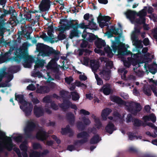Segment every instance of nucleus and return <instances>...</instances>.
Masks as SVG:
<instances>
[{
  "instance_id": "f257e3e1",
  "label": "nucleus",
  "mask_w": 157,
  "mask_h": 157,
  "mask_svg": "<svg viewBox=\"0 0 157 157\" xmlns=\"http://www.w3.org/2000/svg\"><path fill=\"white\" fill-rule=\"evenodd\" d=\"M15 56L13 57L14 61L19 63L21 60H24L23 65L25 68H30L32 63L34 61V59L31 56L28 55V48L26 46H23L17 49L14 52Z\"/></svg>"
},
{
  "instance_id": "f03ea898",
  "label": "nucleus",
  "mask_w": 157,
  "mask_h": 157,
  "mask_svg": "<svg viewBox=\"0 0 157 157\" xmlns=\"http://www.w3.org/2000/svg\"><path fill=\"white\" fill-rule=\"evenodd\" d=\"M36 50L39 52L37 55L40 56H41L42 58L49 57L53 54H56V52L58 51L54 49L52 47L41 43L37 44Z\"/></svg>"
},
{
  "instance_id": "7ed1b4c3",
  "label": "nucleus",
  "mask_w": 157,
  "mask_h": 157,
  "mask_svg": "<svg viewBox=\"0 0 157 157\" xmlns=\"http://www.w3.org/2000/svg\"><path fill=\"white\" fill-rule=\"evenodd\" d=\"M126 106L129 112L134 116H136L142 109L140 103L133 101L129 103Z\"/></svg>"
},
{
  "instance_id": "20e7f679",
  "label": "nucleus",
  "mask_w": 157,
  "mask_h": 157,
  "mask_svg": "<svg viewBox=\"0 0 157 157\" xmlns=\"http://www.w3.org/2000/svg\"><path fill=\"white\" fill-rule=\"evenodd\" d=\"M35 123L32 121H28L24 129L25 135L27 138H31L32 136V132L36 127Z\"/></svg>"
},
{
  "instance_id": "39448f33",
  "label": "nucleus",
  "mask_w": 157,
  "mask_h": 157,
  "mask_svg": "<svg viewBox=\"0 0 157 157\" xmlns=\"http://www.w3.org/2000/svg\"><path fill=\"white\" fill-rule=\"evenodd\" d=\"M90 136L89 134L86 131H82L78 133L77 137L78 138H82L83 139L75 141L74 144L77 145L78 144H82L88 141V138Z\"/></svg>"
},
{
  "instance_id": "423d86ee",
  "label": "nucleus",
  "mask_w": 157,
  "mask_h": 157,
  "mask_svg": "<svg viewBox=\"0 0 157 157\" xmlns=\"http://www.w3.org/2000/svg\"><path fill=\"white\" fill-rule=\"evenodd\" d=\"M59 106L64 111H66L70 108L75 110L78 109L77 106L75 104H72V103L68 99L63 100V102L59 104Z\"/></svg>"
},
{
  "instance_id": "0eeeda50",
  "label": "nucleus",
  "mask_w": 157,
  "mask_h": 157,
  "mask_svg": "<svg viewBox=\"0 0 157 157\" xmlns=\"http://www.w3.org/2000/svg\"><path fill=\"white\" fill-rule=\"evenodd\" d=\"M51 0H42L39 5L40 10L42 12L48 11L50 8L51 5L54 4Z\"/></svg>"
},
{
  "instance_id": "6e6552de",
  "label": "nucleus",
  "mask_w": 157,
  "mask_h": 157,
  "mask_svg": "<svg viewBox=\"0 0 157 157\" xmlns=\"http://www.w3.org/2000/svg\"><path fill=\"white\" fill-rule=\"evenodd\" d=\"M24 10L25 11L24 13V17L25 19V20L27 21H30L31 20H33L34 21V17H32V14H34L36 12H38V11L34 10L33 11L31 10H27V8H24Z\"/></svg>"
},
{
  "instance_id": "1a4fd4ad",
  "label": "nucleus",
  "mask_w": 157,
  "mask_h": 157,
  "mask_svg": "<svg viewBox=\"0 0 157 157\" xmlns=\"http://www.w3.org/2000/svg\"><path fill=\"white\" fill-rule=\"evenodd\" d=\"M45 63L44 60L41 59L40 56L37 55L36 60L35 62V64L34 66V70H36L38 68H42L44 67Z\"/></svg>"
},
{
  "instance_id": "9d476101",
  "label": "nucleus",
  "mask_w": 157,
  "mask_h": 157,
  "mask_svg": "<svg viewBox=\"0 0 157 157\" xmlns=\"http://www.w3.org/2000/svg\"><path fill=\"white\" fill-rule=\"evenodd\" d=\"M60 54V52L58 51L56 52V54H53L52 55H54V56L53 58L52 59L50 62L49 63L48 66V67L57 65L56 61L59 59V55Z\"/></svg>"
},
{
  "instance_id": "9b49d317",
  "label": "nucleus",
  "mask_w": 157,
  "mask_h": 157,
  "mask_svg": "<svg viewBox=\"0 0 157 157\" xmlns=\"http://www.w3.org/2000/svg\"><path fill=\"white\" fill-rule=\"evenodd\" d=\"M132 40V43L133 45L135 46L136 48H142L143 45L142 44V41L141 40H138L137 37L135 34H133L131 37Z\"/></svg>"
},
{
  "instance_id": "f8f14e48",
  "label": "nucleus",
  "mask_w": 157,
  "mask_h": 157,
  "mask_svg": "<svg viewBox=\"0 0 157 157\" xmlns=\"http://www.w3.org/2000/svg\"><path fill=\"white\" fill-rule=\"evenodd\" d=\"M36 137L38 140L43 141L47 139L48 136L46 131L40 130L37 133Z\"/></svg>"
},
{
  "instance_id": "ddd939ff",
  "label": "nucleus",
  "mask_w": 157,
  "mask_h": 157,
  "mask_svg": "<svg viewBox=\"0 0 157 157\" xmlns=\"http://www.w3.org/2000/svg\"><path fill=\"white\" fill-rule=\"evenodd\" d=\"M34 113L37 117H39L44 115V111L42 108L35 105L34 106Z\"/></svg>"
},
{
  "instance_id": "4468645a",
  "label": "nucleus",
  "mask_w": 157,
  "mask_h": 157,
  "mask_svg": "<svg viewBox=\"0 0 157 157\" xmlns=\"http://www.w3.org/2000/svg\"><path fill=\"white\" fill-rule=\"evenodd\" d=\"M116 129L114 124L109 121L105 128V131L110 134H112Z\"/></svg>"
},
{
  "instance_id": "2eb2a0df",
  "label": "nucleus",
  "mask_w": 157,
  "mask_h": 157,
  "mask_svg": "<svg viewBox=\"0 0 157 157\" xmlns=\"http://www.w3.org/2000/svg\"><path fill=\"white\" fill-rule=\"evenodd\" d=\"M78 23L77 20H68L67 24L66 25V30H69L71 28H75L78 27Z\"/></svg>"
},
{
  "instance_id": "dca6fc26",
  "label": "nucleus",
  "mask_w": 157,
  "mask_h": 157,
  "mask_svg": "<svg viewBox=\"0 0 157 157\" xmlns=\"http://www.w3.org/2000/svg\"><path fill=\"white\" fill-rule=\"evenodd\" d=\"M101 92H102L105 95H108L111 93V89L110 85L109 83H106L100 89Z\"/></svg>"
},
{
  "instance_id": "f3484780",
  "label": "nucleus",
  "mask_w": 157,
  "mask_h": 157,
  "mask_svg": "<svg viewBox=\"0 0 157 157\" xmlns=\"http://www.w3.org/2000/svg\"><path fill=\"white\" fill-rule=\"evenodd\" d=\"M50 91V88L46 86H40L39 88H37L36 92L38 94L48 93Z\"/></svg>"
},
{
  "instance_id": "a211bd4d",
  "label": "nucleus",
  "mask_w": 157,
  "mask_h": 157,
  "mask_svg": "<svg viewBox=\"0 0 157 157\" xmlns=\"http://www.w3.org/2000/svg\"><path fill=\"white\" fill-rule=\"evenodd\" d=\"M94 44L97 48L101 49L105 46L106 43L104 40L98 38L95 40Z\"/></svg>"
},
{
  "instance_id": "6ab92c4d",
  "label": "nucleus",
  "mask_w": 157,
  "mask_h": 157,
  "mask_svg": "<svg viewBox=\"0 0 157 157\" xmlns=\"http://www.w3.org/2000/svg\"><path fill=\"white\" fill-rule=\"evenodd\" d=\"M15 99L17 100V99L19 100V102L23 105L24 106L28 105V102H27L24 99V96L22 94H17L16 93L15 94Z\"/></svg>"
},
{
  "instance_id": "aec40b11",
  "label": "nucleus",
  "mask_w": 157,
  "mask_h": 157,
  "mask_svg": "<svg viewBox=\"0 0 157 157\" xmlns=\"http://www.w3.org/2000/svg\"><path fill=\"white\" fill-rule=\"evenodd\" d=\"M110 71H106L103 70L100 72L99 74L101 75V77L106 81H108L110 77Z\"/></svg>"
},
{
  "instance_id": "412c9836",
  "label": "nucleus",
  "mask_w": 157,
  "mask_h": 157,
  "mask_svg": "<svg viewBox=\"0 0 157 157\" xmlns=\"http://www.w3.org/2000/svg\"><path fill=\"white\" fill-rule=\"evenodd\" d=\"M61 134L63 135H65L69 133V136H72L73 135V132L70 127L69 125H67L65 128H62L61 132Z\"/></svg>"
},
{
  "instance_id": "4be33fe9",
  "label": "nucleus",
  "mask_w": 157,
  "mask_h": 157,
  "mask_svg": "<svg viewBox=\"0 0 157 157\" xmlns=\"http://www.w3.org/2000/svg\"><path fill=\"white\" fill-rule=\"evenodd\" d=\"M110 100L112 101L119 104L124 105L125 104V101L121 98L115 95L112 96L110 97Z\"/></svg>"
},
{
  "instance_id": "5701e85b",
  "label": "nucleus",
  "mask_w": 157,
  "mask_h": 157,
  "mask_svg": "<svg viewBox=\"0 0 157 157\" xmlns=\"http://www.w3.org/2000/svg\"><path fill=\"white\" fill-rule=\"evenodd\" d=\"M29 105L28 106H25V107L23 110V111L25 113V116L27 117L29 116L30 115L31 112L33 110V105L31 103H28Z\"/></svg>"
},
{
  "instance_id": "b1692460",
  "label": "nucleus",
  "mask_w": 157,
  "mask_h": 157,
  "mask_svg": "<svg viewBox=\"0 0 157 157\" xmlns=\"http://www.w3.org/2000/svg\"><path fill=\"white\" fill-rule=\"evenodd\" d=\"M14 48V47L10 48L8 52L6 53L4 55L0 56V63H3L6 61L8 54H10V55H11Z\"/></svg>"
},
{
  "instance_id": "393cba45",
  "label": "nucleus",
  "mask_w": 157,
  "mask_h": 157,
  "mask_svg": "<svg viewBox=\"0 0 157 157\" xmlns=\"http://www.w3.org/2000/svg\"><path fill=\"white\" fill-rule=\"evenodd\" d=\"M90 66L92 70L95 71L99 68V62L95 60L91 59L90 60Z\"/></svg>"
},
{
  "instance_id": "a878e982",
  "label": "nucleus",
  "mask_w": 157,
  "mask_h": 157,
  "mask_svg": "<svg viewBox=\"0 0 157 157\" xmlns=\"http://www.w3.org/2000/svg\"><path fill=\"white\" fill-rule=\"evenodd\" d=\"M66 117L70 125H73L75 121V117L74 115L71 112L68 113L66 114Z\"/></svg>"
},
{
  "instance_id": "bb28decb",
  "label": "nucleus",
  "mask_w": 157,
  "mask_h": 157,
  "mask_svg": "<svg viewBox=\"0 0 157 157\" xmlns=\"http://www.w3.org/2000/svg\"><path fill=\"white\" fill-rule=\"evenodd\" d=\"M136 13V11L130 10H128L125 13L127 17L130 20L135 19Z\"/></svg>"
},
{
  "instance_id": "cd10ccee",
  "label": "nucleus",
  "mask_w": 157,
  "mask_h": 157,
  "mask_svg": "<svg viewBox=\"0 0 157 157\" xmlns=\"http://www.w3.org/2000/svg\"><path fill=\"white\" fill-rule=\"evenodd\" d=\"M101 140V138L98 134L94 136L90 139V143L91 144H95L98 143Z\"/></svg>"
},
{
  "instance_id": "c85d7f7f",
  "label": "nucleus",
  "mask_w": 157,
  "mask_h": 157,
  "mask_svg": "<svg viewBox=\"0 0 157 157\" xmlns=\"http://www.w3.org/2000/svg\"><path fill=\"white\" fill-rule=\"evenodd\" d=\"M112 110L109 108L104 109L101 113V116L104 120H106L107 116L111 112Z\"/></svg>"
},
{
  "instance_id": "c756f323",
  "label": "nucleus",
  "mask_w": 157,
  "mask_h": 157,
  "mask_svg": "<svg viewBox=\"0 0 157 157\" xmlns=\"http://www.w3.org/2000/svg\"><path fill=\"white\" fill-rule=\"evenodd\" d=\"M98 38L97 35L96 36L92 33H89L88 36L86 38V39L89 42H92L93 41L96 40Z\"/></svg>"
},
{
  "instance_id": "7c9ffc66",
  "label": "nucleus",
  "mask_w": 157,
  "mask_h": 157,
  "mask_svg": "<svg viewBox=\"0 0 157 157\" xmlns=\"http://www.w3.org/2000/svg\"><path fill=\"white\" fill-rule=\"evenodd\" d=\"M78 27H76L75 28L73 29V30L71 31L70 35L69 36L70 39H72L75 36H78Z\"/></svg>"
},
{
  "instance_id": "2f4dec72",
  "label": "nucleus",
  "mask_w": 157,
  "mask_h": 157,
  "mask_svg": "<svg viewBox=\"0 0 157 157\" xmlns=\"http://www.w3.org/2000/svg\"><path fill=\"white\" fill-rule=\"evenodd\" d=\"M155 65L157 67V64L155 63H153L148 66L149 71L153 75L155 74L157 72V69L154 67Z\"/></svg>"
},
{
  "instance_id": "473e14b6",
  "label": "nucleus",
  "mask_w": 157,
  "mask_h": 157,
  "mask_svg": "<svg viewBox=\"0 0 157 157\" xmlns=\"http://www.w3.org/2000/svg\"><path fill=\"white\" fill-rule=\"evenodd\" d=\"M26 141H24L19 146L20 148L23 152L22 153H27L28 151V147L26 145Z\"/></svg>"
},
{
  "instance_id": "72a5a7b5",
  "label": "nucleus",
  "mask_w": 157,
  "mask_h": 157,
  "mask_svg": "<svg viewBox=\"0 0 157 157\" xmlns=\"http://www.w3.org/2000/svg\"><path fill=\"white\" fill-rule=\"evenodd\" d=\"M20 70V67L19 66H14L9 68V71L11 73H16Z\"/></svg>"
},
{
  "instance_id": "f704fd0d",
  "label": "nucleus",
  "mask_w": 157,
  "mask_h": 157,
  "mask_svg": "<svg viewBox=\"0 0 157 157\" xmlns=\"http://www.w3.org/2000/svg\"><path fill=\"white\" fill-rule=\"evenodd\" d=\"M12 20L15 22L16 23H19L22 24H25V18H21L19 21L17 19V17L13 16L12 18Z\"/></svg>"
},
{
  "instance_id": "c9c22d12",
  "label": "nucleus",
  "mask_w": 157,
  "mask_h": 157,
  "mask_svg": "<svg viewBox=\"0 0 157 157\" xmlns=\"http://www.w3.org/2000/svg\"><path fill=\"white\" fill-rule=\"evenodd\" d=\"M132 122L133 123L134 126L136 127H140L142 126L143 121L141 120L136 118L134 119Z\"/></svg>"
},
{
  "instance_id": "e433bc0d",
  "label": "nucleus",
  "mask_w": 157,
  "mask_h": 157,
  "mask_svg": "<svg viewBox=\"0 0 157 157\" xmlns=\"http://www.w3.org/2000/svg\"><path fill=\"white\" fill-rule=\"evenodd\" d=\"M104 51L107 54V56L109 57H111L113 56V54L112 52V50L108 46L104 48Z\"/></svg>"
},
{
  "instance_id": "4c0bfd02",
  "label": "nucleus",
  "mask_w": 157,
  "mask_h": 157,
  "mask_svg": "<svg viewBox=\"0 0 157 157\" xmlns=\"http://www.w3.org/2000/svg\"><path fill=\"white\" fill-rule=\"evenodd\" d=\"M128 60L129 61H131V64L133 66H135L136 65L139 64L140 63V60L139 59H133L132 57H129Z\"/></svg>"
},
{
  "instance_id": "58836bf2",
  "label": "nucleus",
  "mask_w": 157,
  "mask_h": 157,
  "mask_svg": "<svg viewBox=\"0 0 157 157\" xmlns=\"http://www.w3.org/2000/svg\"><path fill=\"white\" fill-rule=\"evenodd\" d=\"M66 37V36L65 34L63 33L60 32L58 35L57 39L55 40V41L57 42L59 40H63L65 39Z\"/></svg>"
},
{
  "instance_id": "ea45409f",
  "label": "nucleus",
  "mask_w": 157,
  "mask_h": 157,
  "mask_svg": "<svg viewBox=\"0 0 157 157\" xmlns=\"http://www.w3.org/2000/svg\"><path fill=\"white\" fill-rule=\"evenodd\" d=\"M119 54L121 55H130L131 57H132L133 53L130 51H128L127 49H126L124 51L121 52H119Z\"/></svg>"
},
{
  "instance_id": "a19ab883",
  "label": "nucleus",
  "mask_w": 157,
  "mask_h": 157,
  "mask_svg": "<svg viewBox=\"0 0 157 157\" xmlns=\"http://www.w3.org/2000/svg\"><path fill=\"white\" fill-rule=\"evenodd\" d=\"M52 101L51 97L49 95H47L45 96L43 99V102L44 103H49Z\"/></svg>"
},
{
  "instance_id": "79ce46f5",
  "label": "nucleus",
  "mask_w": 157,
  "mask_h": 157,
  "mask_svg": "<svg viewBox=\"0 0 157 157\" xmlns=\"http://www.w3.org/2000/svg\"><path fill=\"white\" fill-rule=\"evenodd\" d=\"M143 90L144 93L147 95L148 96L151 95V91L150 88L144 86Z\"/></svg>"
},
{
  "instance_id": "37998d69",
  "label": "nucleus",
  "mask_w": 157,
  "mask_h": 157,
  "mask_svg": "<svg viewBox=\"0 0 157 157\" xmlns=\"http://www.w3.org/2000/svg\"><path fill=\"white\" fill-rule=\"evenodd\" d=\"M77 128L79 130L82 131H83L85 128V125L81 121H78L77 123Z\"/></svg>"
},
{
  "instance_id": "c03bdc74",
  "label": "nucleus",
  "mask_w": 157,
  "mask_h": 157,
  "mask_svg": "<svg viewBox=\"0 0 157 157\" xmlns=\"http://www.w3.org/2000/svg\"><path fill=\"white\" fill-rule=\"evenodd\" d=\"M41 154L40 152L33 151L30 153L29 157H40Z\"/></svg>"
},
{
  "instance_id": "a18cd8bd",
  "label": "nucleus",
  "mask_w": 157,
  "mask_h": 157,
  "mask_svg": "<svg viewBox=\"0 0 157 157\" xmlns=\"http://www.w3.org/2000/svg\"><path fill=\"white\" fill-rule=\"evenodd\" d=\"M88 27V28L91 29L96 30L97 29V26L96 24L94 22H89Z\"/></svg>"
},
{
  "instance_id": "49530a36",
  "label": "nucleus",
  "mask_w": 157,
  "mask_h": 157,
  "mask_svg": "<svg viewBox=\"0 0 157 157\" xmlns=\"http://www.w3.org/2000/svg\"><path fill=\"white\" fill-rule=\"evenodd\" d=\"M94 121L95 123V125L98 129H100L102 126L101 123L98 118H95Z\"/></svg>"
},
{
  "instance_id": "de8ad7c7",
  "label": "nucleus",
  "mask_w": 157,
  "mask_h": 157,
  "mask_svg": "<svg viewBox=\"0 0 157 157\" xmlns=\"http://www.w3.org/2000/svg\"><path fill=\"white\" fill-rule=\"evenodd\" d=\"M53 32L49 30H48L47 32V34L50 37V41L52 43H54L55 42V40H53L54 38H52L54 37V35L52 33Z\"/></svg>"
},
{
  "instance_id": "09e8293b",
  "label": "nucleus",
  "mask_w": 157,
  "mask_h": 157,
  "mask_svg": "<svg viewBox=\"0 0 157 157\" xmlns=\"http://www.w3.org/2000/svg\"><path fill=\"white\" fill-rule=\"evenodd\" d=\"M118 44V43L115 41H112V45L111 47L113 48V51L114 53L116 52L117 50L118 49V47L117 45Z\"/></svg>"
},
{
  "instance_id": "8fccbe9b",
  "label": "nucleus",
  "mask_w": 157,
  "mask_h": 157,
  "mask_svg": "<svg viewBox=\"0 0 157 157\" xmlns=\"http://www.w3.org/2000/svg\"><path fill=\"white\" fill-rule=\"evenodd\" d=\"M135 133H133L131 132H129L128 133V138L129 140H132L133 139V138L135 137L136 139H138V136L134 135Z\"/></svg>"
},
{
  "instance_id": "3c124183",
  "label": "nucleus",
  "mask_w": 157,
  "mask_h": 157,
  "mask_svg": "<svg viewBox=\"0 0 157 157\" xmlns=\"http://www.w3.org/2000/svg\"><path fill=\"white\" fill-rule=\"evenodd\" d=\"M146 12L143 9L139 12L137 14V15L140 18H145L144 17L146 15Z\"/></svg>"
},
{
  "instance_id": "603ef678",
  "label": "nucleus",
  "mask_w": 157,
  "mask_h": 157,
  "mask_svg": "<svg viewBox=\"0 0 157 157\" xmlns=\"http://www.w3.org/2000/svg\"><path fill=\"white\" fill-rule=\"evenodd\" d=\"M111 29L110 30L111 32L113 33V34L117 36L119 35V33H118V31L119 30V29L117 28V29H116L113 26H111Z\"/></svg>"
},
{
  "instance_id": "864d4df0",
  "label": "nucleus",
  "mask_w": 157,
  "mask_h": 157,
  "mask_svg": "<svg viewBox=\"0 0 157 157\" xmlns=\"http://www.w3.org/2000/svg\"><path fill=\"white\" fill-rule=\"evenodd\" d=\"M95 78L97 81V84L99 85H102L103 84V82L102 79L99 77L98 75L96 74L95 75Z\"/></svg>"
},
{
  "instance_id": "5fc2aeb1",
  "label": "nucleus",
  "mask_w": 157,
  "mask_h": 157,
  "mask_svg": "<svg viewBox=\"0 0 157 157\" xmlns=\"http://www.w3.org/2000/svg\"><path fill=\"white\" fill-rule=\"evenodd\" d=\"M134 118H135L133 117L131 114H128L126 118V122L128 123L132 122Z\"/></svg>"
},
{
  "instance_id": "6e6d98bb",
  "label": "nucleus",
  "mask_w": 157,
  "mask_h": 157,
  "mask_svg": "<svg viewBox=\"0 0 157 157\" xmlns=\"http://www.w3.org/2000/svg\"><path fill=\"white\" fill-rule=\"evenodd\" d=\"M33 147L34 150L41 149L42 147L40 144L37 143H34L33 144Z\"/></svg>"
},
{
  "instance_id": "4d7b16f0",
  "label": "nucleus",
  "mask_w": 157,
  "mask_h": 157,
  "mask_svg": "<svg viewBox=\"0 0 157 157\" xmlns=\"http://www.w3.org/2000/svg\"><path fill=\"white\" fill-rule=\"evenodd\" d=\"M88 44V41L84 39L82 40V42L81 44L80 47L81 48H86L87 47Z\"/></svg>"
},
{
  "instance_id": "13d9d810",
  "label": "nucleus",
  "mask_w": 157,
  "mask_h": 157,
  "mask_svg": "<svg viewBox=\"0 0 157 157\" xmlns=\"http://www.w3.org/2000/svg\"><path fill=\"white\" fill-rule=\"evenodd\" d=\"M13 139L17 143H21L22 141L23 137L21 135H19L13 137Z\"/></svg>"
},
{
  "instance_id": "bf43d9fd",
  "label": "nucleus",
  "mask_w": 157,
  "mask_h": 157,
  "mask_svg": "<svg viewBox=\"0 0 157 157\" xmlns=\"http://www.w3.org/2000/svg\"><path fill=\"white\" fill-rule=\"evenodd\" d=\"M136 22L138 24L141 25L144 23L145 22V18H140L139 19H136Z\"/></svg>"
},
{
  "instance_id": "052dcab7",
  "label": "nucleus",
  "mask_w": 157,
  "mask_h": 157,
  "mask_svg": "<svg viewBox=\"0 0 157 157\" xmlns=\"http://www.w3.org/2000/svg\"><path fill=\"white\" fill-rule=\"evenodd\" d=\"M149 120L151 121L153 123H155L156 121V117L153 113L149 114Z\"/></svg>"
},
{
  "instance_id": "680f3d73",
  "label": "nucleus",
  "mask_w": 157,
  "mask_h": 157,
  "mask_svg": "<svg viewBox=\"0 0 157 157\" xmlns=\"http://www.w3.org/2000/svg\"><path fill=\"white\" fill-rule=\"evenodd\" d=\"M128 57L127 58V60H124L123 61L124 65L126 67H129L131 64V61H128Z\"/></svg>"
},
{
  "instance_id": "e2e57ef3",
  "label": "nucleus",
  "mask_w": 157,
  "mask_h": 157,
  "mask_svg": "<svg viewBox=\"0 0 157 157\" xmlns=\"http://www.w3.org/2000/svg\"><path fill=\"white\" fill-rule=\"evenodd\" d=\"M82 120L84 124L86 125H88L91 123L90 120L88 118H86L85 117H82Z\"/></svg>"
},
{
  "instance_id": "0e129e2a",
  "label": "nucleus",
  "mask_w": 157,
  "mask_h": 157,
  "mask_svg": "<svg viewBox=\"0 0 157 157\" xmlns=\"http://www.w3.org/2000/svg\"><path fill=\"white\" fill-rule=\"evenodd\" d=\"M75 95H72V99L73 101H76L78 100L79 98V94L76 92H74Z\"/></svg>"
},
{
  "instance_id": "69168bd1",
  "label": "nucleus",
  "mask_w": 157,
  "mask_h": 157,
  "mask_svg": "<svg viewBox=\"0 0 157 157\" xmlns=\"http://www.w3.org/2000/svg\"><path fill=\"white\" fill-rule=\"evenodd\" d=\"M49 68L52 69L53 72L58 73L59 71V68L57 67V65L51 67H48Z\"/></svg>"
},
{
  "instance_id": "338daca9",
  "label": "nucleus",
  "mask_w": 157,
  "mask_h": 157,
  "mask_svg": "<svg viewBox=\"0 0 157 157\" xmlns=\"http://www.w3.org/2000/svg\"><path fill=\"white\" fill-rule=\"evenodd\" d=\"M50 106L51 108L53 109L57 110L58 109V106L54 102L52 101L50 103Z\"/></svg>"
},
{
  "instance_id": "774afa93",
  "label": "nucleus",
  "mask_w": 157,
  "mask_h": 157,
  "mask_svg": "<svg viewBox=\"0 0 157 157\" xmlns=\"http://www.w3.org/2000/svg\"><path fill=\"white\" fill-rule=\"evenodd\" d=\"M65 81L68 84H70L73 81V78L71 76L69 77H67L65 78Z\"/></svg>"
}]
</instances>
